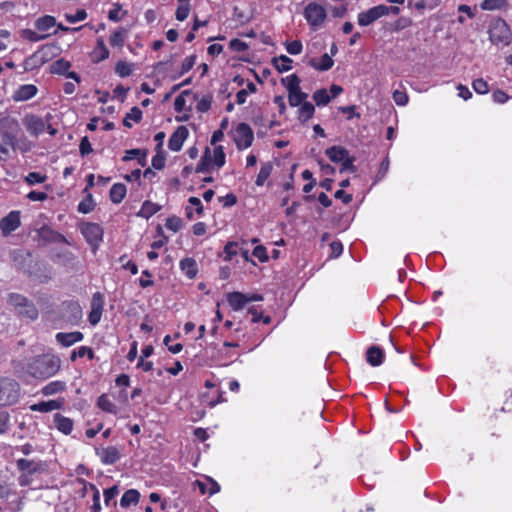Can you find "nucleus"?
<instances>
[{"mask_svg": "<svg viewBox=\"0 0 512 512\" xmlns=\"http://www.w3.org/2000/svg\"><path fill=\"white\" fill-rule=\"evenodd\" d=\"M60 368V359L51 355H42L35 358L28 366L31 376L46 379L53 376Z\"/></svg>", "mask_w": 512, "mask_h": 512, "instance_id": "obj_1", "label": "nucleus"}, {"mask_svg": "<svg viewBox=\"0 0 512 512\" xmlns=\"http://www.w3.org/2000/svg\"><path fill=\"white\" fill-rule=\"evenodd\" d=\"M7 302L21 317L34 321L38 318L39 312L34 303L19 293H10Z\"/></svg>", "mask_w": 512, "mask_h": 512, "instance_id": "obj_2", "label": "nucleus"}, {"mask_svg": "<svg viewBox=\"0 0 512 512\" xmlns=\"http://www.w3.org/2000/svg\"><path fill=\"white\" fill-rule=\"evenodd\" d=\"M11 259L13 262V265L19 269L23 270L25 273H27L30 276H35L40 278L41 276L38 274V270L36 269V266H43L46 269V264L42 262H36L33 265V258L30 252L23 250V249H17L11 252Z\"/></svg>", "mask_w": 512, "mask_h": 512, "instance_id": "obj_3", "label": "nucleus"}, {"mask_svg": "<svg viewBox=\"0 0 512 512\" xmlns=\"http://www.w3.org/2000/svg\"><path fill=\"white\" fill-rule=\"evenodd\" d=\"M3 123L9 130L1 133L0 153L9 156L10 149L16 150L18 146V139L16 132L19 130V124L15 119H4Z\"/></svg>", "mask_w": 512, "mask_h": 512, "instance_id": "obj_4", "label": "nucleus"}, {"mask_svg": "<svg viewBox=\"0 0 512 512\" xmlns=\"http://www.w3.org/2000/svg\"><path fill=\"white\" fill-rule=\"evenodd\" d=\"M489 39L495 44L507 46L511 42V30L508 24L501 18L495 19L489 26Z\"/></svg>", "mask_w": 512, "mask_h": 512, "instance_id": "obj_5", "label": "nucleus"}, {"mask_svg": "<svg viewBox=\"0 0 512 512\" xmlns=\"http://www.w3.org/2000/svg\"><path fill=\"white\" fill-rule=\"evenodd\" d=\"M20 386L9 378L0 379V405H12L18 401Z\"/></svg>", "mask_w": 512, "mask_h": 512, "instance_id": "obj_6", "label": "nucleus"}, {"mask_svg": "<svg viewBox=\"0 0 512 512\" xmlns=\"http://www.w3.org/2000/svg\"><path fill=\"white\" fill-rule=\"evenodd\" d=\"M254 134L250 126L246 123H240L236 127L234 141L239 150L246 149L252 145Z\"/></svg>", "mask_w": 512, "mask_h": 512, "instance_id": "obj_7", "label": "nucleus"}, {"mask_svg": "<svg viewBox=\"0 0 512 512\" xmlns=\"http://www.w3.org/2000/svg\"><path fill=\"white\" fill-rule=\"evenodd\" d=\"M81 233L86 241L94 247H97L103 238V229L97 223H83L80 227Z\"/></svg>", "mask_w": 512, "mask_h": 512, "instance_id": "obj_8", "label": "nucleus"}, {"mask_svg": "<svg viewBox=\"0 0 512 512\" xmlns=\"http://www.w3.org/2000/svg\"><path fill=\"white\" fill-rule=\"evenodd\" d=\"M305 18L307 22L313 27L318 28L321 26L326 18V11L325 9L316 4V3H310L305 8Z\"/></svg>", "mask_w": 512, "mask_h": 512, "instance_id": "obj_9", "label": "nucleus"}, {"mask_svg": "<svg viewBox=\"0 0 512 512\" xmlns=\"http://www.w3.org/2000/svg\"><path fill=\"white\" fill-rule=\"evenodd\" d=\"M387 14L388 10L386 5L381 4L372 7L369 10L358 14V24L360 26H368Z\"/></svg>", "mask_w": 512, "mask_h": 512, "instance_id": "obj_10", "label": "nucleus"}, {"mask_svg": "<svg viewBox=\"0 0 512 512\" xmlns=\"http://www.w3.org/2000/svg\"><path fill=\"white\" fill-rule=\"evenodd\" d=\"M104 300L100 292L93 294L91 301V311L88 315V320L91 325H96L100 322L103 312Z\"/></svg>", "mask_w": 512, "mask_h": 512, "instance_id": "obj_11", "label": "nucleus"}, {"mask_svg": "<svg viewBox=\"0 0 512 512\" xmlns=\"http://www.w3.org/2000/svg\"><path fill=\"white\" fill-rule=\"evenodd\" d=\"M23 124L26 130L35 137L41 134L45 129L43 119L33 114L26 115L23 119Z\"/></svg>", "mask_w": 512, "mask_h": 512, "instance_id": "obj_12", "label": "nucleus"}, {"mask_svg": "<svg viewBox=\"0 0 512 512\" xmlns=\"http://www.w3.org/2000/svg\"><path fill=\"white\" fill-rule=\"evenodd\" d=\"M188 129L185 126H179L168 141V147L172 151H180L186 138L188 137Z\"/></svg>", "mask_w": 512, "mask_h": 512, "instance_id": "obj_13", "label": "nucleus"}, {"mask_svg": "<svg viewBox=\"0 0 512 512\" xmlns=\"http://www.w3.org/2000/svg\"><path fill=\"white\" fill-rule=\"evenodd\" d=\"M20 226L19 212L12 211L0 221V229L4 235L15 231Z\"/></svg>", "mask_w": 512, "mask_h": 512, "instance_id": "obj_14", "label": "nucleus"}, {"mask_svg": "<svg viewBox=\"0 0 512 512\" xmlns=\"http://www.w3.org/2000/svg\"><path fill=\"white\" fill-rule=\"evenodd\" d=\"M97 454L106 465H112L120 459V451L115 446H109L101 451L97 450Z\"/></svg>", "mask_w": 512, "mask_h": 512, "instance_id": "obj_15", "label": "nucleus"}, {"mask_svg": "<svg viewBox=\"0 0 512 512\" xmlns=\"http://www.w3.org/2000/svg\"><path fill=\"white\" fill-rule=\"evenodd\" d=\"M37 93V88L32 84H25L20 86L14 93L13 99L15 101H26L31 99Z\"/></svg>", "mask_w": 512, "mask_h": 512, "instance_id": "obj_16", "label": "nucleus"}, {"mask_svg": "<svg viewBox=\"0 0 512 512\" xmlns=\"http://www.w3.org/2000/svg\"><path fill=\"white\" fill-rule=\"evenodd\" d=\"M83 339V334L79 331L62 333L59 332L56 334V340L65 347H69L76 342H79Z\"/></svg>", "mask_w": 512, "mask_h": 512, "instance_id": "obj_17", "label": "nucleus"}, {"mask_svg": "<svg viewBox=\"0 0 512 512\" xmlns=\"http://www.w3.org/2000/svg\"><path fill=\"white\" fill-rule=\"evenodd\" d=\"M227 301L233 310H241L248 303V295L241 292H231L227 296Z\"/></svg>", "mask_w": 512, "mask_h": 512, "instance_id": "obj_18", "label": "nucleus"}, {"mask_svg": "<svg viewBox=\"0 0 512 512\" xmlns=\"http://www.w3.org/2000/svg\"><path fill=\"white\" fill-rule=\"evenodd\" d=\"M63 310L69 313L68 319L70 321H77L82 317V308L76 301H66L62 304Z\"/></svg>", "mask_w": 512, "mask_h": 512, "instance_id": "obj_19", "label": "nucleus"}, {"mask_svg": "<svg viewBox=\"0 0 512 512\" xmlns=\"http://www.w3.org/2000/svg\"><path fill=\"white\" fill-rule=\"evenodd\" d=\"M328 158L334 163H340L349 156V152L342 146H332L325 151Z\"/></svg>", "mask_w": 512, "mask_h": 512, "instance_id": "obj_20", "label": "nucleus"}, {"mask_svg": "<svg viewBox=\"0 0 512 512\" xmlns=\"http://www.w3.org/2000/svg\"><path fill=\"white\" fill-rule=\"evenodd\" d=\"M17 468L20 471L25 472L27 475H32L36 472L44 470V467H41L40 463L27 459H19L17 461Z\"/></svg>", "mask_w": 512, "mask_h": 512, "instance_id": "obj_21", "label": "nucleus"}, {"mask_svg": "<svg viewBox=\"0 0 512 512\" xmlns=\"http://www.w3.org/2000/svg\"><path fill=\"white\" fill-rule=\"evenodd\" d=\"M384 354L381 348L371 346L367 349L366 360L371 366H379L382 364Z\"/></svg>", "mask_w": 512, "mask_h": 512, "instance_id": "obj_22", "label": "nucleus"}, {"mask_svg": "<svg viewBox=\"0 0 512 512\" xmlns=\"http://www.w3.org/2000/svg\"><path fill=\"white\" fill-rule=\"evenodd\" d=\"M54 424L59 431L66 435L70 434L73 429V421L59 413L54 415Z\"/></svg>", "mask_w": 512, "mask_h": 512, "instance_id": "obj_23", "label": "nucleus"}, {"mask_svg": "<svg viewBox=\"0 0 512 512\" xmlns=\"http://www.w3.org/2000/svg\"><path fill=\"white\" fill-rule=\"evenodd\" d=\"M62 406V401L59 400H49V401H43L37 404H33L30 406V409L32 411H38V412H50L53 410L60 409Z\"/></svg>", "mask_w": 512, "mask_h": 512, "instance_id": "obj_24", "label": "nucleus"}, {"mask_svg": "<svg viewBox=\"0 0 512 512\" xmlns=\"http://www.w3.org/2000/svg\"><path fill=\"white\" fill-rule=\"evenodd\" d=\"M126 192H127V190H126V186L124 184L116 183L110 189V192H109L110 200L114 204H119L125 198Z\"/></svg>", "mask_w": 512, "mask_h": 512, "instance_id": "obj_25", "label": "nucleus"}, {"mask_svg": "<svg viewBox=\"0 0 512 512\" xmlns=\"http://www.w3.org/2000/svg\"><path fill=\"white\" fill-rule=\"evenodd\" d=\"M180 268L190 279L194 278L198 272L197 263L193 258L182 259Z\"/></svg>", "mask_w": 512, "mask_h": 512, "instance_id": "obj_26", "label": "nucleus"}, {"mask_svg": "<svg viewBox=\"0 0 512 512\" xmlns=\"http://www.w3.org/2000/svg\"><path fill=\"white\" fill-rule=\"evenodd\" d=\"M38 235H39V238L45 242H56V241L64 240V237L61 234L53 231L51 228H49L47 226H43L38 231Z\"/></svg>", "mask_w": 512, "mask_h": 512, "instance_id": "obj_27", "label": "nucleus"}, {"mask_svg": "<svg viewBox=\"0 0 512 512\" xmlns=\"http://www.w3.org/2000/svg\"><path fill=\"white\" fill-rule=\"evenodd\" d=\"M139 497L140 493L136 489H129L123 494L120 505L123 508H128L132 504H137Z\"/></svg>", "mask_w": 512, "mask_h": 512, "instance_id": "obj_28", "label": "nucleus"}, {"mask_svg": "<svg viewBox=\"0 0 512 512\" xmlns=\"http://www.w3.org/2000/svg\"><path fill=\"white\" fill-rule=\"evenodd\" d=\"M272 63L278 72H286L292 68L293 60L286 55H281L272 59Z\"/></svg>", "mask_w": 512, "mask_h": 512, "instance_id": "obj_29", "label": "nucleus"}, {"mask_svg": "<svg viewBox=\"0 0 512 512\" xmlns=\"http://www.w3.org/2000/svg\"><path fill=\"white\" fill-rule=\"evenodd\" d=\"M161 209V205H158L156 203H153L151 201H145L143 204H142V207L138 213V215L140 217H143V218H150L152 215H154L155 213H157L159 210Z\"/></svg>", "mask_w": 512, "mask_h": 512, "instance_id": "obj_30", "label": "nucleus"}, {"mask_svg": "<svg viewBox=\"0 0 512 512\" xmlns=\"http://www.w3.org/2000/svg\"><path fill=\"white\" fill-rule=\"evenodd\" d=\"M55 263L63 266H69L73 264L75 256L70 251L64 250L54 254L51 258Z\"/></svg>", "mask_w": 512, "mask_h": 512, "instance_id": "obj_31", "label": "nucleus"}, {"mask_svg": "<svg viewBox=\"0 0 512 512\" xmlns=\"http://www.w3.org/2000/svg\"><path fill=\"white\" fill-rule=\"evenodd\" d=\"M333 59L328 55L324 54L321 57L320 63H317L315 59L309 61V65L320 71H327L333 66Z\"/></svg>", "mask_w": 512, "mask_h": 512, "instance_id": "obj_32", "label": "nucleus"}, {"mask_svg": "<svg viewBox=\"0 0 512 512\" xmlns=\"http://www.w3.org/2000/svg\"><path fill=\"white\" fill-rule=\"evenodd\" d=\"M56 25V19L53 16L45 15L40 18H38L35 21V27L39 31H47L50 28L54 27Z\"/></svg>", "mask_w": 512, "mask_h": 512, "instance_id": "obj_33", "label": "nucleus"}, {"mask_svg": "<svg viewBox=\"0 0 512 512\" xmlns=\"http://www.w3.org/2000/svg\"><path fill=\"white\" fill-rule=\"evenodd\" d=\"M288 93V102L292 107L302 105L304 102H306L308 97V95L305 92H302L301 89Z\"/></svg>", "mask_w": 512, "mask_h": 512, "instance_id": "obj_34", "label": "nucleus"}, {"mask_svg": "<svg viewBox=\"0 0 512 512\" xmlns=\"http://www.w3.org/2000/svg\"><path fill=\"white\" fill-rule=\"evenodd\" d=\"M211 160H212L211 151L208 147H206V149L201 157V160L197 164L196 172L197 173L208 172L210 164H211Z\"/></svg>", "mask_w": 512, "mask_h": 512, "instance_id": "obj_35", "label": "nucleus"}, {"mask_svg": "<svg viewBox=\"0 0 512 512\" xmlns=\"http://www.w3.org/2000/svg\"><path fill=\"white\" fill-rule=\"evenodd\" d=\"M314 112V106L310 102L306 101L302 105H300L298 119L301 122H306L307 120L313 117Z\"/></svg>", "mask_w": 512, "mask_h": 512, "instance_id": "obj_36", "label": "nucleus"}, {"mask_svg": "<svg viewBox=\"0 0 512 512\" xmlns=\"http://www.w3.org/2000/svg\"><path fill=\"white\" fill-rule=\"evenodd\" d=\"M272 169H273V165L271 162H266V163L262 164L259 174L257 176L256 182H255L257 186H262L265 183V181L271 175Z\"/></svg>", "mask_w": 512, "mask_h": 512, "instance_id": "obj_37", "label": "nucleus"}, {"mask_svg": "<svg viewBox=\"0 0 512 512\" xmlns=\"http://www.w3.org/2000/svg\"><path fill=\"white\" fill-rule=\"evenodd\" d=\"M66 385L62 381H53L42 388V394L45 396L53 395L65 389Z\"/></svg>", "mask_w": 512, "mask_h": 512, "instance_id": "obj_38", "label": "nucleus"}, {"mask_svg": "<svg viewBox=\"0 0 512 512\" xmlns=\"http://www.w3.org/2000/svg\"><path fill=\"white\" fill-rule=\"evenodd\" d=\"M300 82L301 80L296 74L281 79V83L287 88L288 92L299 90Z\"/></svg>", "mask_w": 512, "mask_h": 512, "instance_id": "obj_39", "label": "nucleus"}, {"mask_svg": "<svg viewBox=\"0 0 512 512\" xmlns=\"http://www.w3.org/2000/svg\"><path fill=\"white\" fill-rule=\"evenodd\" d=\"M97 404H98L99 408H101L105 412L112 413V414L117 413V407L108 398V396L106 394H103L98 398Z\"/></svg>", "mask_w": 512, "mask_h": 512, "instance_id": "obj_40", "label": "nucleus"}, {"mask_svg": "<svg viewBox=\"0 0 512 512\" xmlns=\"http://www.w3.org/2000/svg\"><path fill=\"white\" fill-rule=\"evenodd\" d=\"M70 67L71 64L69 61H66L64 59H58L51 64L50 72L53 74H65Z\"/></svg>", "mask_w": 512, "mask_h": 512, "instance_id": "obj_41", "label": "nucleus"}, {"mask_svg": "<svg viewBox=\"0 0 512 512\" xmlns=\"http://www.w3.org/2000/svg\"><path fill=\"white\" fill-rule=\"evenodd\" d=\"M126 33L127 31L124 28L114 31L109 40L110 45L114 47H122L125 42Z\"/></svg>", "mask_w": 512, "mask_h": 512, "instance_id": "obj_42", "label": "nucleus"}, {"mask_svg": "<svg viewBox=\"0 0 512 512\" xmlns=\"http://www.w3.org/2000/svg\"><path fill=\"white\" fill-rule=\"evenodd\" d=\"M119 493V488L117 485H114L104 491V503L106 506H116L117 502L115 497Z\"/></svg>", "mask_w": 512, "mask_h": 512, "instance_id": "obj_43", "label": "nucleus"}, {"mask_svg": "<svg viewBox=\"0 0 512 512\" xmlns=\"http://www.w3.org/2000/svg\"><path fill=\"white\" fill-rule=\"evenodd\" d=\"M94 54L96 57L95 62L105 60L109 57V51L102 39L97 40V46L94 50Z\"/></svg>", "mask_w": 512, "mask_h": 512, "instance_id": "obj_44", "label": "nucleus"}, {"mask_svg": "<svg viewBox=\"0 0 512 512\" xmlns=\"http://www.w3.org/2000/svg\"><path fill=\"white\" fill-rule=\"evenodd\" d=\"M142 119V111L138 107H133L129 113L126 114L125 118L123 119V125L125 127L130 128L132 125L129 122V120H134L135 122H140Z\"/></svg>", "mask_w": 512, "mask_h": 512, "instance_id": "obj_45", "label": "nucleus"}, {"mask_svg": "<svg viewBox=\"0 0 512 512\" xmlns=\"http://www.w3.org/2000/svg\"><path fill=\"white\" fill-rule=\"evenodd\" d=\"M252 18V15L241 10L238 6H235L233 9V19L237 21L239 24L243 25L248 23Z\"/></svg>", "mask_w": 512, "mask_h": 512, "instance_id": "obj_46", "label": "nucleus"}, {"mask_svg": "<svg viewBox=\"0 0 512 512\" xmlns=\"http://www.w3.org/2000/svg\"><path fill=\"white\" fill-rule=\"evenodd\" d=\"M313 99L318 106H321V105L328 104L331 100V97L328 95L327 90L323 88V89L316 90L314 92Z\"/></svg>", "mask_w": 512, "mask_h": 512, "instance_id": "obj_47", "label": "nucleus"}, {"mask_svg": "<svg viewBox=\"0 0 512 512\" xmlns=\"http://www.w3.org/2000/svg\"><path fill=\"white\" fill-rule=\"evenodd\" d=\"M48 36L49 34H38L37 32L30 29L22 30V37L31 42H38L44 40Z\"/></svg>", "mask_w": 512, "mask_h": 512, "instance_id": "obj_48", "label": "nucleus"}, {"mask_svg": "<svg viewBox=\"0 0 512 512\" xmlns=\"http://www.w3.org/2000/svg\"><path fill=\"white\" fill-rule=\"evenodd\" d=\"M85 355H87L89 359H93L94 358L93 350L91 348H89V347L82 346V347L78 348L77 350H74L71 353L70 359L72 361H75L78 357H83Z\"/></svg>", "mask_w": 512, "mask_h": 512, "instance_id": "obj_49", "label": "nucleus"}, {"mask_svg": "<svg viewBox=\"0 0 512 512\" xmlns=\"http://www.w3.org/2000/svg\"><path fill=\"white\" fill-rule=\"evenodd\" d=\"M64 17L69 23L74 24V23H77L79 21L86 19L87 13L84 9H79L73 14L65 13Z\"/></svg>", "mask_w": 512, "mask_h": 512, "instance_id": "obj_50", "label": "nucleus"}, {"mask_svg": "<svg viewBox=\"0 0 512 512\" xmlns=\"http://www.w3.org/2000/svg\"><path fill=\"white\" fill-rule=\"evenodd\" d=\"M165 226L173 232H178L182 228L183 222L180 217L171 216L167 218Z\"/></svg>", "mask_w": 512, "mask_h": 512, "instance_id": "obj_51", "label": "nucleus"}, {"mask_svg": "<svg viewBox=\"0 0 512 512\" xmlns=\"http://www.w3.org/2000/svg\"><path fill=\"white\" fill-rule=\"evenodd\" d=\"M94 201L92 195L89 194L86 199L82 200L78 205V211L87 214L94 209Z\"/></svg>", "mask_w": 512, "mask_h": 512, "instance_id": "obj_52", "label": "nucleus"}, {"mask_svg": "<svg viewBox=\"0 0 512 512\" xmlns=\"http://www.w3.org/2000/svg\"><path fill=\"white\" fill-rule=\"evenodd\" d=\"M115 72L120 77H127L132 73V66L125 61H119L116 64Z\"/></svg>", "mask_w": 512, "mask_h": 512, "instance_id": "obj_53", "label": "nucleus"}, {"mask_svg": "<svg viewBox=\"0 0 512 512\" xmlns=\"http://www.w3.org/2000/svg\"><path fill=\"white\" fill-rule=\"evenodd\" d=\"M506 0H484L482 3H481V8L483 10H495V9H499L501 8L502 6H504Z\"/></svg>", "mask_w": 512, "mask_h": 512, "instance_id": "obj_54", "label": "nucleus"}, {"mask_svg": "<svg viewBox=\"0 0 512 512\" xmlns=\"http://www.w3.org/2000/svg\"><path fill=\"white\" fill-rule=\"evenodd\" d=\"M213 158L217 167H222L225 164V153L222 146L215 147L213 151Z\"/></svg>", "mask_w": 512, "mask_h": 512, "instance_id": "obj_55", "label": "nucleus"}, {"mask_svg": "<svg viewBox=\"0 0 512 512\" xmlns=\"http://www.w3.org/2000/svg\"><path fill=\"white\" fill-rule=\"evenodd\" d=\"M355 160L356 158L354 156L346 157L343 161L340 162L342 164L340 172L342 173L347 170L353 173L356 172L357 168L354 165Z\"/></svg>", "mask_w": 512, "mask_h": 512, "instance_id": "obj_56", "label": "nucleus"}, {"mask_svg": "<svg viewBox=\"0 0 512 512\" xmlns=\"http://www.w3.org/2000/svg\"><path fill=\"white\" fill-rule=\"evenodd\" d=\"M286 50L291 55H298L302 52V43L299 40H295L292 42H286Z\"/></svg>", "mask_w": 512, "mask_h": 512, "instance_id": "obj_57", "label": "nucleus"}, {"mask_svg": "<svg viewBox=\"0 0 512 512\" xmlns=\"http://www.w3.org/2000/svg\"><path fill=\"white\" fill-rule=\"evenodd\" d=\"M46 175H42L38 172H30L26 177H25V181L29 184V185H34V184H37V183H43L45 180H46Z\"/></svg>", "mask_w": 512, "mask_h": 512, "instance_id": "obj_58", "label": "nucleus"}, {"mask_svg": "<svg viewBox=\"0 0 512 512\" xmlns=\"http://www.w3.org/2000/svg\"><path fill=\"white\" fill-rule=\"evenodd\" d=\"M472 86L479 94H486L489 91L487 82L482 78L474 80Z\"/></svg>", "mask_w": 512, "mask_h": 512, "instance_id": "obj_59", "label": "nucleus"}, {"mask_svg": "<svg viewBox=\"0 0 512 512\" xmlns=\"http://www.w3.org/2000/svg\"><path fill=\"white\" fill-rule=\"evenodd\" d=\"M239 243L238 242H228L224 247V252L227 255V259L231 260V258L238 253L239 249Z\"/></svg>", "mask_w": 512, "mask_h": 512, "instance_id": "obj_60", "label": "nucleus"}, {"mask_svg": "<svg viewBox=\"0 0 512 512\" xmlns=\"http://www.w3.org/2000/svg\"><path fill=\"white\" fill-rule=\"evenodd\" d=\"M79 151L81 156L88 155L93 152L91 143L87 136L83 137L80 141Z\"/></svg>", "mask_w": 512, "mask_h": 512, "instance_id": "obj_61", "label": "nucleus"}, {"mask_svg": "<svg viewBox=\"0 0 512 512\" xmlns=\"http://www.w3.org/2000/svg\"><path fill=\"white\" fill-rule=\"evenodd\" d=\"M189 12H190L189 4H180L176 10V19L179 21H184L188 17Z\"/></svg>", "mask_w": 512, "mask_h": 512, "instance_id": "obj_62", "label": "nucleus"}, {"mask_svg": "<svg viewBox=\"0 0 512 512\" xmlns=\"http://www.w3.org/2000/svg\"><path fill=\"white\" fill-rule=\"evenodd\" d=\"M91 489L93 490V505L91 506V512H100V492L94 485H91Z\"/></svg>", "mask_w": 512, "mask_h": 512, "instance_id": "obj_63", "label": "nucleus"}, {"mask_svg": "<svg viewBox=\"0 0 512 512\" xmlns=\"http://www.w3.org/2000/svg\"><path fill=\"white\" fill-rule=\"evenodd\" d=\"M195 62H196V55H191V56L187 57L181 65L180 75H183V74L187 73L188 71H190L193 68V66L195 65Z\"/></svg>", "mask_w": 512, "mask_h": 512, "instance_id": "obj_64", "label": "nucleus"}]
</instances>
